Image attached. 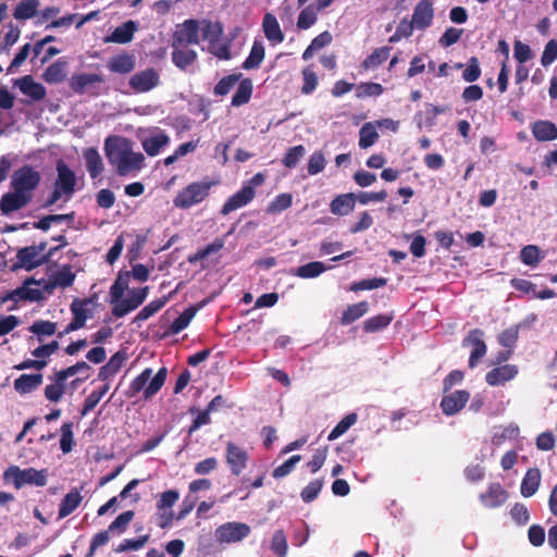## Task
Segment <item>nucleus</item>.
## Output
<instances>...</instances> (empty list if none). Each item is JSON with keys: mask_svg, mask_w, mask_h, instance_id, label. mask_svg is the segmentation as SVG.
Masks as SVG:
<instances>
[{"mask_svg": "<svg viewBox=\"0 0 557 557\" xmlns=\"http://www.w3.org/2000/svg\"><path fill=\"white\" fill-rule=\"evenodd\" d=\"M133 146L131 139L117 135H110L104 140L106 158L119 176L138 172L145 164L144 154L135 152Z\"/></svg>", "mask_w": 557, "mask_h": 557, "instance_id": "obj_1", "label": "nucleus"}, {"mask_svg": "<svg viewBox=\"0 0 557 557\" xmlns=\"http://www.w3.org/2000/svg\"><path fill=\"white\" fill-rule=\"evenodd\" d=\"M168 375L166 368L162 367L152 376V370L146 368L138 374L129 384L126 395L128 397H135L137 394L143 392L144 399L148 400L152 398L164 385Z\"/></svg>", "mask_w": 557, "mask_h": 557, "instance_id": "obj_2", "label": "nucleus"}, {"mask_svg": "<svg viewBox=\"0 0 557 557\" xmlns=\"http://www.w3.org/2000/svg\"><path fill=\"white\" fill-rule=\"evenodd\" d=\"M57 178L53 185V190L46 200L45 207H52L62 197L67 201L72 198L76 188V175L72 169L63 161L57 162Z\"/></svg>", "mask_w": 557, "mask_h": 557, "instance_id": "obj_3", "label": "nucleus"}, {"mask_svg": "<svg viewBox=\"0 0 557 557\" xmlns=\"http://www.w3.org/2000/svg\"><path fill=\"white\" fill-rule=\"evenodd\" d=\"M218 185L216 181H200L189 183L177 193L173 199L175 208L187 210L201 203L210 196L211 188Z\"/></svg>", "mask_w": 557, "mask_h": 557, "instance_id": "obj_4", "label": "nucleus"}, {"mask_svg": "<svg viewBox=\"0 0 557 557\" xmlns=\"http://www.w3.org/2000/svg\"><path fill=\"white\" fill-rule=\"evenodd\" d=\"M48 470H37L35 468L21 469L18 466L12 465L3 472V481L12 483L16 490L24 485H34L42 487L47 484Z\"/></svg>", "mask_w": 557, "mask_h": 557, "instance_id": "obj_5", "label": "nucleus"}, {"mask_svg": "<svg viewBox=\"0 0 557 557\" xmlns=\"http://www.w3.org/2000/svg\"><path fill=\"white\" fill-rule=\"evenodd\" d=\"M206 22H211V20L188 18L183 23L177 24L172 36L171 46L188 47L190 45H198L200 42V36L203 39V27Z\"/></svg>", "mask_w": 557, "mask_h": 557, "instance_id": "obj_6", "label": "nucleus"}, {"mask_svg": "<svg viewBox=\"0 0 557 557\" xmlns=\"http://www.w3.org/2000/svg\"><path fill=\"white\" fill-rule=\"evenodd\" d=\"M224 27L219 21L206 22L203 27V40L208 41V52L220 60H231V42H221Z\"/></svg>", "mask_w": 557, "mask_h": 557, "instance_id": "obj_7", "label": "nucleus"}, {"mask_svg": "<svg viewBox=\"0 0 557 557\" xmlns=\"http://www.w3.org/2000/svg\"><path fill=\"white\" fill-rule=\"evenodd\" d=\"M41 181L40 173L32 165L25 164L14 171L11 177V189L28 196L33 200L34 191Z\"/></svg>", "mask_w": 557, "mask_h": 557, "instance_id": "obj_8", "label": "nucleus"}, {"mask_svg": "<svg viewBox=\"0 0 557 557\" xmlns=\"http://www.w3.org/2000/svg\"><path fill=\"white\" fill-rule=\"evenodd\" d=\"M250 531V527L244 522H226L215 529L214 536L219 543L230 544L240 542Z\"/></svg>", "mask_w": 557, "mask_h": 557, "instance_id": "obj_9", "label": "nucleus"}, {"mask_svg": "<svg viewBox=\"0 0 557 557\" xmlns=\"http://www.w3.org/2000/svg\"><path fill=\"white\" fill-rule=\"evenodd\" d=\"M148 293V286L133 289L127 298H122L115 306H113L112 314L116 318H122L137 309L145 301Z\"/></svg>", "mask_w": 557, "mask_h": 557, "instance_id": "obj_10", "label": "nucleus"}, {"mask_svg": "<svg viewBox=\"0 0 557 557\" xmlns=\"http://www.w3.org/2000/svg\"><path fill=\"white\" fill-rule=\"evenodd\" d=\"M484 332L480 329L471 330L462 341V346H472L469 358V367L474 368L486 355V345L483 341Z\"/></svg>", "mask_w": 557, "mask_h": 557, "instance_id": "obj_11", "label": "nucleus"}, {"mask_svg": "<svg viewBox=\"0 0 557 557\" xmlns=\"http://www.w3.org/2000/svg\"><path fill=\"white\" fill-rule=\"evenodd\" d=\"M160 83V76L154 69H147L135 73L129 78L131 88L138 94L147 92Z\"/></svg>", "mask_w": 557, "mask_h": 557, "instance_id": "obj_12", "label": "nucleus"}, {"mask_svg": "<svg viewBox=\"0 0 557 557\" xmlns=\"http://www.w3.org/2000/svg\"><path fill=\"white\" fill-rule=\"evenodd\" d=\"M225 458L232 474L238 476L246 469L249 455L243 447L228 442L226 444Z\"/></svg>", "mask_w": 557, "mask_h": 557, "instance_id": "obj_13", "label": "nucleus"}, {"mask_svg": "<svg viewBox=\"0 0 557 557\" xmlns=\"http://www.w3.org/2000/svg\"><path fill=\"white\" fill-rule=\"evenodd\" d=\"M35 283L34 278H27L24 284L13 290L1 295L2 301H39L42 299V292L38 288H30L27 285Z\"/></svg>", "mask_w": 557, "mask_h": 557, "instance_id": "obj_14", "label": "nucleus"}, {"mask_svg": "<svg viewBox=\"0 0 557 557\" xmlns=\"http://www.w3.org/2000/svg\"><path fill=\"white\" fill-rule=\"evenodd\" d=\"M256 191L252 186H242V188L232 195L222 206L221 214L227 215L231 212L247 206L253 200Z\"/></svg>", "mask_w": 557, "mask_h": 557, "instance_id": "obj_15", "label": "nucleus"}, {"mask_svg": "<svg viewBox=\"0 0 557 557\" xmlns=\"http://www.w3.org/2000/svg\"><path fill=\"white\" fill-rule=\"evenodd\" d=\"M509 497L508 492L498 483H491L484 493H481L479 499L485 508H497L503 506Z\"/></svg>", "mask_w": 557, "mask_h": 557, "instance_id": "obj_16", "label": "nucleus"}, {"mask_svg": "<svg viewBox=\"0 0 557 557\" xmlns=\"http://www.w3.org/2000/svg\"><path fill=\"white\" fill-rule=\"evenodd\" d=\"M32 202L28 196L22 195L16 190L3 194L0 198V213L9 216Z\"/></svg>", "mask_w": 557, "mask_h": 557, "instance_id": "obj_17", "label": "nucleus"}, {"mask_svg": "<svg viewBox=\"0 0 557 557\" xmlns=\"http://www.w3.org/2000/svg\"><path fill=\"white\" fill-rule=\"evenodd\" d=\"M434 18V8L431 0H420L412 13V23L417 29H425L430 27Z\"/></svg>", "mask_w": 557, "mask_h": 557, "instance_id": "obj_18", "label": "nucleus"}, {"mask_svg": "<svg viewBox=\"0 0 557 557\" xmlns=\"http://www.w3.org/2000/svg\"><path fill=\"white\" fill-rule=\"evenodd\" d=\"M518 372L519 369L516 364L498 366L485 374V381L490 386L504 385L507 382L513 380Z\"/></svg>", "mask_w": 557, "mask_h": 557, "instance_id": "obj_19", "label": "nucleus"}, {"mask_svg": "<svg viewBox=\"0 0 557 557\" xmlns=\"http://www.w3.org/2000/svg\"><path fill=\"white\" fill-rule=\"evenodd\" d=\"M470 394L468 391L459 389L445 395L441 400V408L446 416L458 413L468 403Z\"/></svg>", "mask_w": 557, "mask_h": 557, "instance_id": "obj_20", "label": "nucleus"}, {"mask_svg": "<svg viewBox=\"0 0 557 557\" xmlns=\"http://www.w3.org/2000/svg\"><path fill=\"white\" fill-rule=\"evenodd\" d=\"M104 77L101 74L79 73L73 74L70 78V88L77 95H84L97 84H102Z\"/></svg>", "mask_w": 557, "mask_h": 557, "instance_id": "obj_21", "label": "nucleus"}, {"mask_svg": "<svg viewBox=\"0 0 557 557\" xmlns=\"http://www.w3.org/2000/svg\"><path fill=\"white\" fill-rule=\"evenodd\" d=\"M96 299L97 296L92 295L84 299L75 298L72 301L70 309L73 314V319L82 326H85L87 319L92 317V310L89 306L92 305Z\"/></svg>", "mask_w": 557, "mask_h": 557, "instance_id": "obj_22", "label": "nucleus"}, {"mask_svg": "<svg viewBox=\"0 0 557 557\" xmlns=\"http://www.w3.org/2000/svg\"><path fill=\"white\" fill-rule=\"evenodd\" d=\"M20 91L30 97L35 101H40L46 97V88L42 84L37 83L32 75H25L16 81Z\"/></svg>", "mask_w": 557, "mask_h": 557, "instance_id": "obj_23", "label": "nucleus"}, {"mask_svg": "<svg viewBox=\"0 0 557 557\" xmlns=\"http://www.w3.org/2000/svg\"><path fill=\"white\" fill-rule=\"evenodd\" d=\"M135 65H136L135 57L127 52H122V53L112 55L107 63L108 69L112 73H117V74H122V75L133 72V70L135 69Z\"/></svg>", "mask_w": 557, "mask_h": 557, "instance_id": "obj_24", "label": "nucleus"}, {"mask_svg": "<svg viewBox=\"0 0 557 557\" xmlns=\"http://www.w3.org/2000/svg\"><path fill=\"white\" fill-rule=\"evenodd\" d=\"M138 25L136 22L129 20L124 22L122 25L115 27V29L104 38L106 42L114 44H128L134 38V33L137 30Z\"/></svg>", "mask_w": 557, "mask_h": 557, "instance_id": "obj_25", "label": "nucleus"}, {"mask_svg": "<svg viewBox=\"0 0 557 557\" xmlns=\"http://www.w3.org/2000/svg\"><path fill=\"white\" fill-rule=\"evenodd\" d=\"M16 258L20 261L21 265L25 268L27 271H30L41 264L47 263V258L45 259L44 255L37 253L36 248H33V246H27L18 249Z\"/></svg>", "mask_w": 557, "mask_h": 557, "instance_id": "obj_26", "label": "nucleus"}, {"mask_svg": "<svg viewBox=\"0 0 557 557\" xmlns=\"http://www.w3.org/2000/svg\"><path fill=\"white\" fill-rule=\"evenodd\" d=\"M42 380L41 373L22 374L14 380V389L21 395L32 393L42 384Z\"/></svg>", "mask_w": 557, "mask_h": 557, "instance_id": "obj_27", "label": "nucleus"}, {"mask_svg": "<svg viewBox=\"0 0 557 557\" xmlns=\"http://www.w3.org/2000/svg\"><path fill=\"white\" fill-rule=\"evenodd\" d=\"M262 28L265 38L273 44H281L284 40V33L272 13H265L262 21Z\"/></svg>", "mask_w": 557, "mask_h": 557, "instance_id": "obj_28", "label": "nucleus"}, {"mask_svg": "<svg viewBox=\"0 0 557 557\" xmlns=\"http://www.w3.org/2000/svg\"><path fill=\"white\" fill-rule=\"evenodd\" d=\"M356 205V195L352 193L341 194L330 203V210L335 215H347Z\"/></svg>", "mask_w": 557, "mask_h": 557, "instance_id": "obj_29", "label": "nucleus"}, {"mask_svg": "<svg viewBox=\"0 0 557 557\" xmlns=\"http://www.w3.org/2000/svg\"><path fill=\"white\" fill-rule=\"evenodd\" d=\"M87 171L91 178H97L104 170L103 161L98 150L94 147L87 148L83 152Z\"/></svg>", "mask_w": 557, "mask_h": 557, "instance_id": "obj_30", "label": "nucleus"}, {"mask_svg": "<svg viewBox=\"0 0 557 557\" xmlns=\"http://www.w3.org/2000/svg\"><path fill=\"white\" fill-rule=\"evenodd\" d=\"M541 484V471L537 468H530L525 472L522 482L520 492L524 497H531L536 493Z\"/></svg>", "mask_w": 557, "mask_h": 557, "instance_id": "obj_31", "label": "nucleus"}, {"mask_svg": "<svg viewBox=\"0 0 557 557\" xmlns=\"http://www.w3.org/2000/svg\"><path fill=\"white\" fill-rule=\"evenodd\" d=\"M172 62L180 70H186L197 60V52L188 47H172Z\"/></svg>", "mask_w": 557, "mask_h": 557, "instance_id": "obj_32", "label": "nucleus"}, {"mask_svg": "<svg viewBox=\"0 0 557 557\" xmlns=\"http://www.w3.org/2000/svg\"><path fill=\"white\" fill-rule=\"evenodd\" d=\"M83 496L78 490H72L61 499L58 518L63 519L70 516L81 505Z\"/></svg>", "mask_w": 557, "mask_h": 557, "instance_id": "obj_33", "label": "nucleus"}, {"mask_svg": "<svg viewBox=\"0 0 557 557\" xmlns=\"http://www.w3.org/2000/svg\"><path fill=\"white\" fill-rule=\"evenodd\" d=\"M52 381L51 384H48L45 387V397L52 403H58L61 400L65 393L66 384L65 379L60 376V373L57 371L52 376H50Z\"/></svg>", "mask_w": 557, "mask_h": 557, "instance_id": "obj_34", "label": "nucleus"}, {"mask_svg": "<svg viewBox=\"0 0 557 557\" xmlns=\"http://www.w3.org/2000/svg\"><path fill=\"white\" fill-rule=\"evenodd\" d=\"M392 47H380L372 51L360 64L361 71L374 70L382 65L389 57Z\"/></svg>", "mask_w": 557, "mask_h": 557, "instance_id": "obj_35", "label": "nucleus"}, {"mask_svg": "<svg viewBox=\"0 0 557 557\" xmlns=\"http://www.w3.org/2000/svg\"><path fill=\"white\" fill-rule=\"evenodd\" d=\"M532 133L539 141H550L557 138V126L550 121H537L532 126Z\"/></svg>", "mask_w": 557, "mask_h": 557, "instance_id": "obj_36", "label": "nucleus"}, {"mask_svg": "<svg viewBox=\"0 0 557 557\" xmlns=\"http://www.w3.org/2000/svg\"><path fill=\"white\" fill-rule=\"evenodd\" d=\"M265 57V49L262 41L256 39L250 49L249 55L243 62L244 70L259 69Z\"/></svg>", "mask_w": 557, "mask_h": 557, "instance_id": "obj_37", "label": "nucleus"}, {"mask_svg": "<svg viewBox=\"0 0 557 557\" xmlns=\"http://www.w3.org/2000/svg\"><path fill=\"white\" fill-rule=\"evenodd\" d=\"M380 135L375 122H367L359 129L358 145L361 149H368L377 141Z\"/></svg>", "mask_w": 557, "mask_h": 557, "instance_id": "obj_38", "label": "nucleus"}, {"mask_svg": "<svg viewBox=\"0 0 557 557\" xmlns=\"http://www.w3.org/2000/svg\"><path fill=\"white\" fill-rule=\"evenodd\" d=\"M28 331L36 336L38 343H42L45 337L55 334L57 323L49 320H36Z\"/></svg>", "mask_w": 557, "mask_h": 557, "instance_id": "obj_39", "label": "nucleus"}, {"mask_svg": "<svg viewBox=\"0 0 557 557\" xmlns=\"http://www.w3.org/2000/svg\"><path fill=\"white\" fill-rule=\"evenodd\" d=\"M201 306H190L185 309L170 325L169 332L173 335L178 334L183 330H185L190 321L196 315L197 311Z\"/></svg>", "mask_w": 557, "mask_h": 557, "instance_id": "obj_40", "label": "nucleus"}, {"mask_svg": "<svg viewBox=\"0 0 557 557\" xmlns=\"http://www.w3.org/2000/svg\"><path fill=\"white\" fill-rule=\"evenodd\" d=\"M129 276H131L129 271H126L124 273L120 272L116 280L111 285L110 302L113 304V306H115L123 298L124 292L128 288Z\"/></svg>", "mask_w": 557, "mask_h": 557, "instance_id": "obj_41", "label": "nucleus"}, {"mask_svg": "<svg viewBox=\"0 0 557 557\" xmlns=\"http://www.w3.org/2000/svg\"><path fill=\"white\" fill-rule=\"evenodd\" d=\"M169 143L170 137L165 133L160 132L157 135L146 138L143 141V148L148 156L154 157L159 154L161 148L166 146Z\"/></svg>", "mask_w": 557, "mask_h": 557, "instance_id": "obj_42", "label": "nucleus"}, {"mask_svg": "<svg viewBox=\"0 0 557 557\" xmlns=\"http://www.w3.org/2000/svg\"><path fill=\"white\" fill-rule=\"evenodd\" d=\"M253 90V85L250 78H244L239 82V85L232 97V106L240 107L249 102Z\"/></svg>", "mask_w": 557, "mask_h": 557, "instance_id": "obj_43", "label": "nucleus"}, {"mask_svg": "<svg viewBox=\"0 0 557 557\" xmlns=\"http://www.w3.org/2000/svg\"><path fill=\"white\" fill-rule=\"evenodd\" d=\"M369 310V304L367 301H360L358 304H354L347 307L346 310H344L341 323L343 325H349L356 320L363 317Z\"/></svg>", "mask_w": 557, "mask_h": 557, "instance_id": "obj_44", "label": "nucleus"}, {"mask_svg": "<svg viewBox=\"0 0 557 557\" xmlns=\"http://www.w3.org/2000/svg\"><path fill=\"white\" fill-rule=\"evenodd\" d=\"M39 4L38 0H22L13 12L14 18L29 20L37 16Z\"/></svg>", "mask_w": 557, "mask_h": 557, "instance_id": "obj_45", "label": "nucleus"}, {"mask_svg": "<svg viewBox=\"0 0 557 557\" xmlns=\"http://www.w3.org/2000/svg\"><path fill=\"white\" fill-rule=\"evenodd\" d=\"M66 62L55 61L50 64L42 74L44 79L49 84L61 83L65 78Z\"/></svg>", "mask_w": 557, "mask_h": 557, "instance_id": "obj_46", "label": "nucleus"}, {"mask_svg": "<svg viewBox=\"0 0 557 557\" xmlns=\"http://www.w3.org/2000/svg\"><path fill=\"white\" fill-rule=\"evenodd\" d=\"M393 320L392 314H377L367 319L363 322V331L366 333H375L387 327Z\"/></svg>", "mask_w": 557, "mask_h": 557, "instance_id": "obj_47", "label": "nucleus"}, {"mask_svg": "<svg viewBox=\"0 0 557 557\" xmlns=\"http://www.w3.org/2000/svg\"><path fill=\"white\" fill-rule=\"evenodd\" d=\"M169 297L163 296L162 298L154 299L146 305L135 317L136 322H141L148 320L150 317L154 315L158 311H160L164 305L168 302Z\"/></svg>", "mask_w": 557, "mask_h": 557, "instance_id": "obj_48", "label": "nucleus"}, {"mask_svg": "<svg viewBox=\"0 0 557 557\" xmlns=\"http://www.w3.org/2000/svg\"><path fill=\"white\" fill-rule=\"evenodd\" d=\"M293 203V195L289 193H283L273 198L267 206V213L275 214L288 209Z\"/></svg>", "mask_w": 557, "mask_h": 557, "instance_id": "obj_49", "label": "nucleus"}, {"mask_svg": "<svg viewBox=\"0 0 557 557\" xmlns=\"http://www.w3.org/2000/svg\"><path fill=\"white\" fill-rule=\"evenodd\" d=\"M326 271V267L323 262L312 261L300 265L296 270V275L301 278H313Z\"/></svg>", "mask_w": 557, "mask_h": 557, "instance_id": "obj_50", "label": "nucleus"}, {"mask_svg": "<svg viewBox=\"0 0 557 557\" xmlns=\"http://www.w3.org/2000/svg\"><path fill=\"white\" fill-rule=\"evenodd\" d=\"M318 11L312 4L304 8L298 15L297 27L299 29H308L313 26L318 20Z\"/></svg>", "mask_w": 557, "mask_h": 557, "instance_id": "obj_51", "label": "nucleus"}, {"mask_svg": "<svg viewBox=\"0 0 557 557\" xmlns=\"http://www.w3.org/2000/svg\"><path fill=\"white\" fill-rule=\"evenodd\" d=\"M109 383H106L103 386H101L97 391H92L84 400L83 409L81 411L82 416H86L88 412H90L102 399V397L108 393L109 391Z\"/></svg>", "mask_w": 557, "mask_h": 557, "instance_id": "obj_52", "label": "nucleus"}, {"mask_svg": "<svg viewBox=\"0 0 557 557\" xmlns=\"http://www.w3.org/2000/svg\"><path fill=\"white\" fill-rule=\"evenodd\" d=\"M357 413L351 412L344 417L336 425L335 428L330 432L327 440L330 442L335 441L339 436H342L344 433L348 431V429L354 425L357 422Z\"/></svg>", "mask_w": 557, "mask_h": 557, "instance_id": "obj_53", "label": "nucleus"}, {"mask_svg": "<svg viewBox=\"0 0 557 557\" xmlns=\"http://www.w3.org/2000/svg\"><path fill=\"white\" fill-rule=\"evenodd\" d=\"M224 247V242L221 238L214 239L213 243L209 244L205 248L198 249L194 255L188 257V262L196 263L211 253L219 252Z\"/></svg>", "mask_w": 557, "mask_h": 557, "instance_id": "obj_54", "label": "nucleus"}, {"mask_svg": "<svg viewBox=\"0 0 557 557\" xmlns=\"http://www.w3.org/2000/svg\"><path fill=\"white\" fill-rule=\"evenodd\" d=\"M521 323L504 330L498 335V344L505 348L512 349L518 342Z\"/></svg>", "mask_w": 557, "mask_h": 557, "instance_id": "obj_55", "label": "nucleus"}, {"mask_svg": "<svg viewBox=\"0 0 557 557\" xmlns=\"http://www.w3.org/2000/svg\"><path fill=\"white\" fill-rule=\"evenodd\" d=\"M306 153V149L302 145H297L294 147H290L284 158L282 159V163L287 169H294L297 166L299 161L304 158Z\"/></svg>", "mask_w": 557, "mask_h": 557, "instance_id": "obj_56", "label": "nucleus"}, {"mask_svg": "<svg viewBox=\"0 0 557 557\" xmlns=\"http://www.w3.org/2000/svg\"><path fill=\"white\" fill-rule=\"evenodd\" d=\"M271 549L277 557H286L287 539L283 530H276L271 540Z\"/></svg>", "mask_w": 557, "mask_h": 557, "instance_id": "obj_57", "label": "nucleus"}, {"mask_svg": "<svg viewBox=\"0 0 557 557\" xmlns=\"http://www.w3.org/2000/svg\"><path fill=\"white\" fill-rule=\"evenodd\" d=\"M242 74H230L222 77L218 84L214 86V95L216 96H225L231 89L235 86V84L240 79Z\"/></svg>", "mask_w": 557, "mask_h": 557, "instance_id": "obj_58", "label": "nucleus"}, {"mask_svg": "<svg viewBox=\"0 0 557 557\" xmlns=\"http://www.w3.org/2000/svg\"><path fill=\"white\" fill-rule=\"evenodd\" d=\"M301 75H302V81H304V84L301 86V94H304V95L312 94L319 84L317 74L314 73V71L312 70L311 66H307V67L302 69Z\"/></svg>", "mask_w": 557, "mask_h": 557, "instance_id": "obj_59", "label": "nucleus"}, {"mask_svg": "<svg viewBox=\"0 0 557 557\" xmlns=\"http://www.w3.org/2000/svg\"><path fill=\"white\" fill-rule=\"evenodd\" d=\"M323 483L322 479H315L305 486L300 493L302 502L306 504L313 502L319 496L323 487Z\"/></svg>", "mask_w": 557, "mask_h": 557, "instance_id": "obj_60", "label": "nucleus"}, {"mask_svg": "<svg viewBox=\"0 0 557 557\" xmlns=\"http://www.w3.org/2000/svg\"><path fill=\"white\" fill-rule=\"evenodd\" d=\"M520 258L524 264L534 267L543 257L541 256V250L537 246L528 245L521 249Z\"/></svg>", "mask_w": 557, "mask_h": 557, "instance_id": "obj_61", "label": "nucleus"}, {"mask_svg": "<svg viewBox=\"0 0 557 557\" xmlns=\"http://www.w3.org/2000/svg\"><path fill=\"white\" fill-rule=\"evenodd\" d=\"M384 92V87L379 83H361L357 87L356 96L358 98H367V97H379Z\"/></svg>", "mask_w": 557, "mask_h": 557, "instance_id": "obj_62", "label": "nucleus"}, {"mask_svg": "<svg viewBox=\"0 0 557 557\" xmlns=\"http://www.w3.org/2000/svg\"><path fill=\"white\" fill-rule=\"evenodd\" d=\"M387 284V280L385 277H374V278H366L359 282H355L350 286V290L359 292V290H369L383 287Z\"/></svg>", "mask_w": 557, "mask_h": 557, "instance_id": "obj_63", "label": "nucleus"}, {"mask_svg": "<svg viewBox=\"0 0 557 557\" xmlns=\"http://www.w3.org/2000/svg\"><path fill=\"white\" fill-rule=\"evenodd\" d=\"M134 515L135 513L133 510L122 512L110 523L108 530L110 532L117 531L119 533H123L127 529L129 522L133 520Z\"/></svg>", "mask_w": 557, "mask_h": 557, "instance_id": "obj_64", "label": "nucleus"}]
</instances>
